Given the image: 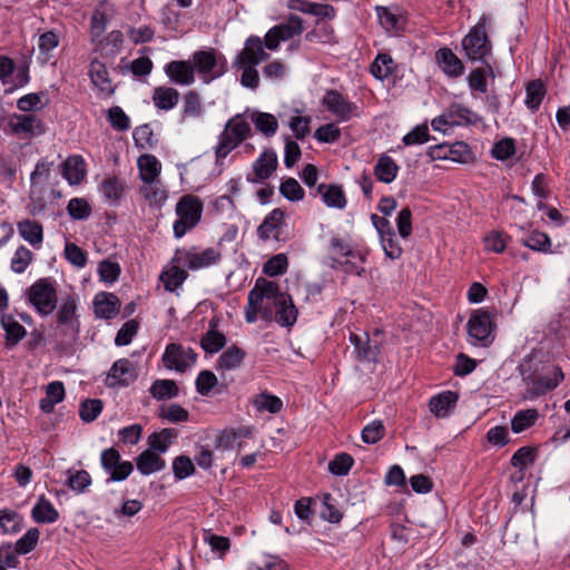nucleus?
Returning a JSON list of instances; mask_svg holds the SVG:
<instances>
[{"instance_id": "72a5a7b5", "label": "nucleus", "mask_w": 570, "mask_h": 570, "mask_svg": "<svg viewBox=\"0 0 570 570\" xmlns=\"http://www.w3.org/2000/svg\"><path fill=\"white\" fill-rule=\"evenodd\" d=\"M89 76L91 79V82L97 87L101 92L111 94L112 86L111 81L108 77V70L105 63L94 60L90 63L89 68Z\"/></svg>"}, {"instance_id": "680f3d73", "label": "nucleus", "mask_w": 570, "mask_h": 570, "mask_svg": "<svg viewBox=\"0 0 570 570\" xmlns=\"http://www.w3.org/2000/svg\"><path fill=\"white\" fill-rule=\"evenodd\" d=\"M202 104L198 92L190 90L184 97V109L183 117L184 118H196L202 115Z\"/></svg>"}, {"instance_id": "f03ea898", "label": "nucleus", "mask_w": 570, "mask_h": 570, "mask_svg": "<svg viewBox=\"0 0 570 570\" xmlns=\"http://www.w3.org/2000/svg\"><path fill=\"white\" fill-rule=\"evenodd\" d=\"M250 125L242 115H236L229 119L219 135V140L215 148L216 161L226 158L232 150L250 135Z\"/></svg>"}, {"instance_id": "09e8293b", "label": "nucleus", "mask_w": 570, "mask_h": 570, "mask_svg": "<svg viewBox=\"0 0 570 570\" xmlns=\"http://www.w3.org/2000/svg\"><path fill=\"white\" fill-rule=\"evenodd\" d=\"M288 261L285 254H277L271 257L263 265V272L269 277L283 275L287 272Z\"/></svg>"}, {"instance_id": "c03bdc74", "label": "nucleus", "mask_w": 570, "mask_h": 570, "mask_svg": "<svg viewBox=\"0 0 570 570\" xmlns=\"http://www.w3.org/2000/svg\"><path fill=\"white\" fill-rule=\"evenodd\" d=\"M226 336L217 330H208L200 340V347L208 354L219 352L226 345Z\"/></svg>"}, {"instance_id": "4be33fe9", "label": "nucleus", "mask_w": 570, "mask_h": 570, "mask_svg": "<svg viewBox=\"0 0 570 570\" xmlns=\"http://www.w3.org/2000/svg\"><path fill=\"white\" fill-rule=\"evenodd\" d=\"M436 62L442 71L450 78H458L464 71L461 59L449 48H441L435 53Z\"/></svg>"}, {"instance_id": "bb28decb", "label": "nucleus", "mask_w": 570, "mask_h": 570, "mask_svg": "<svg viewBox=\"0 0 570 570\" xmlns=\"http://www.w3.org/2000/svg\"><path fill=\"white\" fill-rule=\"evenodd\" d=\"M139 176L144 183H151L158 180V176L161 170V164L151 154H144L137 160Z\"/></svg>"}, {"instance_id": "7ed1b4c3", "label": "nucleus", "mask_w": 570, "mask_h": 570, "mask_svg": "<svg viewBox=\"0 0 570 570\" xmlns=\"http://www.w3.org/2000/svg\"><path fill=\"white\" fill-rule=\"evenodd\" d=\"M489 22V18L482 16L462 40L464 53L472 61L488 62L487 57L492 50V43L487 33Z\"/></svg>"}, {"instance_id": "4d7b16f0", "label": "nucleus", "mask_w": 570, "mask_h": 570, "mask_svg": "<svg viewBox=\"0 0 570 570\" xmlns=\"http://www.w3.org/2000/svg\"><path fill=\"white\" fill-rule=\"evenodd\" d=\"M537 451L532 446H522L512 455L511 458V465L523 470L528 465L532 464L535 460Z\"/></svg>"}, {"instance_id": "e433bc0d", "label": "nucleus", "mask_w": 570, "mask_h": 570, "mask_svg": "<svg viewBox=\"0 0 570 570\" xmlns=\"http://www.w3.org/2000/svg\"><path fill=\"white\" fill-rule=\"evenodd\" d=\"M255 128L266 137H273L278 129L276 117L268 112L256 111L252 114Z\"/></svg>"}, {"instance_id": "2f4dec72", "label": "nucleus", "mask_w": 570, "mask_h": 570, "mask_svg": "<svg viewBox=\"0 0 570 570\" xmlns=\"http://www.w3.org/2000/svg\"><path fill=\"white\" fill-rule=\"evenodd\" d=\"M399 169L392 157L382 155L374 166V175L380 181L390 184L396 178Z\"/></svg>"}, {"instance_id": "c756f323", "label": "nucleus", "mask_w": 570, "mask_h": 570, "mask_svg": "<svg viewBox=\"0 0 570 570\" xmlns=\"http://www.w3.org/2000/svg\"><path fill=\"white\" fill-rule=\"evenodd\" d=\"M179 100V92L173 87L159 86L153 91V102L160 109L168 111L173 109Z\"/></svg>"}, {"instance_id": "cd10ccee", "label": "nucleus", "mask_w": 570, "mask_h": 570, "mask_svg": "<svg viewBox=\"0 0 570 570\" xmlns=\"http://www.w3.org/2000/svg\"><path fill=\"white\" fill-rule=\"evenodd\" d=\"M31 517L37 523H53L59 519V512L45 495H41L31 510Z\"/></svg>"}, {"instance_id": "de8ad7c7", "label": "nucleus", "mask_w": 570, "mask_h": 570, "mask_svg": "<svg viewBox=\"0 0 570 570\" xmlns=\"http://www.w3.org/2000/svg\"><path fill=\"white\" fill-rule=\"evenodd\" d=\"M253 404L258 411H266L272 414H276L283 409L282 400L267 392L258 394L253 401Z\"/></svg>"}, {"instance_id": "a211bd4d", "label": "nucleus", "mask_w": 570, "mask_h": 570, "mask_svg": "<svg viewBox=\"0 0 570 570\" xmlns=\"http://www.w3.org/2000/svg\"><path fill=\"white\" fill-rule=\"evenodd\" d=\"M285 212L281 208L273 209L257 228L262 240L279 239V230L284 225Z\"/></svg>"}, {"instance_id": "473e14b6", "label": "nucleus", "mask_w": 570, "mask_h": 570, "mask_svg": "<svg viewBox=\"0 0 570 570\" xmlns=\"http://www.w3.org/2000/svg\"><path fill=\"white\" fill-rule=\"evenodd\" d=\"M483 63L484 67L473 69L468 77L470 89L480 94L488 91L487 76L495 77L492 66L489 62Z\"/></svg>"}, {"instance_id": "423d86ee", "label": "nucleus", "mask_w": 570, "mask_h": 570, "mask_svg": "<svg viewBox=\"0 0 570 570\" xmlns=\"http://www.w3.org/2000/svg\"><path fill=\"white\" fill-rule=\"evenodd\" d=\"M279 286L277 283L267 281L264 277L256 279L254 287L247 296V305L245 306V320L247 323H255L262 304L265 301L274 302L277 298Z\"/></svg>"}, {"instance_id": "bf43d9fd", "label": "nucleus", "mask_w": 570, "mask_h": 570, "mask_svg": "<svg viewBox=\"0 0 570 570\" xmlns=\"http://www.w3.org/2000/svg\"><path fill=\"white\" fill-rule=\"evenodd\" d=\"M147 185L141 188L144 196L153 204L161 205L167 199V194L159 180L146 183Z\"/></svg>"}, {"instance_id": "4468645a", "label": "nucleus", "mask_w": 570, "mask_h": 570, "mask_svg": "<svg viewBox=\"0 0 570 570\" xmlns=\"http://www.w3.org/2000/svg\"><path fill=\"white\" fill-rule=\"evenodd\" d=\"M165 72L171 82L188 86L195 81V70L188 60H173L165 66Z\"/></svg>"}, {"instance_id": "052dcab7", "label": "nucleus", "mask_w": 570, "mask_h": 570, "mask_svg": "<svg viewBox=\"0 0 570 570\" xmlns=\"http://www.w3.org/2000/svg\"><path fill=\"white\" fill-rule=\"evenodd\" d=\"M281 194L291 202H298L304 198V189L295 178H286L279 186Z\"/></svg>"}, {"instance_id": "6ab92c4d", "label": "nucleus", "mask_w": 570, "mask_h": 570, "mask_svg": "<svg viewBox=\"0 0 570 570\" xmlns=\"http://www.w3.org/2000/svg\"><path fill=\"white\" fill-rule=\"evenodd\" d=\"M9 126L17 135L32 137L42 134V124L33 115H13L10 119Z\"/></svg>"}, {"instance_id": "7c9ffc66", "label": "nucleus", "mask_w": 570, "mask_h": 570, "mask_svg": "<svg viewBox=\"0 0 570 570\" xmlns=\"http://www.w3.org/2000/svg\"><path fill=\"white\" fill-rule=\"evenodd\" d=\"M1 325L6 332L7 346L17 345L27 334L26 328L10 314L1 316Z\"/></svg>"}, {"instance_id": "dca6fc26", "label": "nucleus", "mask_w": 570, "mask_h": 570, "mask_svg": "<svg viewBox=\"0 0 570 570\" xmlns=\"http://www.w3.org/2000/svg\"><path fill=\"white\" fill-rule=\"evenodd\" d=\"M136 379V368L132 362L128 358L117 360L108 374L110 386H128Z\"/></svg>"}, {"instance_id": "8fccbe9b", "label": "nucleus", "mask_w": 570, "mask_h": 570, "mask_svg": "<svg viewBox=\"0 0 570 570\" xmlns=\"http://www.w3.org/2000/svg\"><path fill=\"white\" fill-rule=\"evenodd\" d=\"M159 416L173 423L187 422L189 413L181 405L173 403L167 406L163 405L159 409Z\"/></svg>"}, {"instance_id": "864d4df0", "label": "nucleus", "mask_w": 570, "mask_h": 570, "mask_svg": "<svg viewBox=\"0 0 570 570\" xmlns=\"http://www.w3.org/2000/svg\"><path fill=\"white\" fill-rule=\"evenodd\" d=\"M33 253L26 246H19L11 258V269L21 274L30 265Z\"/></svg>"}, {"instance_id": "c9c22d12", "label": "nucleus", "mask_w": 570, "mask_h": 570, "mask_svg": "<svg viewBox=\"0 0 570 570\" xmlns=\"http://www.w3.org/2000/svg\"><path fill=\"white\" fill-rule=\"evenodd\" d=\"M18 232L24 240L35 247L43 240L42 225L36 220L26 219L18 223Z\"/></svg>"}, {"instance_id": "0eeeda50", "label": "nucleus", "mask_w": 570, "mask_h": 570, "mask_svg": "<svg viewBox=\"0 0 570 570\" xmlns=\"http://www.w3.org/2000/svg\"><path fill=\"white\" fill-rule=\"evenodd\" d=\"M193 67L202 76L204 82L209 83L227 71V60L214 49L199 50L193 55Z\"/></svg>"}, {"instance_id": "412c9836", "label": "nucleus", "mask_w": 570, "mask_h": 570, "mask_svg": "<svg viewBox=\"0 0 570 570\" xmlns=\"http://www.w3.org/2000/svg\"><path fill=\"white\" fill-rule=\"evenodd\" d=\"M119 306V299L114 293L100 292L94 298L95 314L99 318H112L118 314Z\"/></svg>"}, {"instance_id": "c85d7f7f", "label": "nucleus", "mask_w": 570, "mask_h": 570, "mask_svg": "<svg viewBox=\"0 0 570 570\" xmlns=\"http://www.w3.org/2000/svg\"><path fill=\"white\" fill-rule=\"evenodd\" d=\"M246 352L237 345L227 347L217 360V368L223 371H233L243 364Z\"/></svg>"}, {"instance_id": "49530a36", "label": "nucleus", "mask_w": 570, "mask_h": 570, "mask_svg": "<svg viewBox=\"0 0 570 570\" xmlns=\"http://www.w3.org/2000/svg\"><path fill=\"white\" fill-rule=\"evenodd\" d=\"M525 105L531 110H537L546 95V88L541 80H532L528 83L527 88Z\"/></svg>"}, {"instance_id": "a878e982", "label": "nucleus", "mask_w": 570, "mask_h": 570, "mask_svg": "<svg viewBox=\"0 0 570 570\" xmlns=\"http://www.w3.org/2000/svg\"><path fill=\"white\" fill-rule=\"evenodd\" d=\"M316 193L322 196L327 207L343 209L346 206V197L342 186L335 184H321Z\"/></svg>"}, {"instance_id": "1a4fd4ad", "label": "nucleus", "mask_w": 570, "mask_h": 570, "mask_svg": "<svg viewBox=\"0 0 570 570\" xmlns=\"http://www.w3.org/2000/svg\"><path fill=\"white\" fill-rule=\"evenodd\" d=\"M197 356L193 348L170 343L166 346L161 360L166 368L184 373L196 363Z\"/></svg>"}, {"instance_id": "4c0bfd02", "label": "nucleus", "mask_w": 570, "mask_h": 570, "mask_svg": "<svg viewBox=\"0 0 570 570\" xmlns=\"http://www.w3.org/2000/svg\"><path fill=\"white\" fill-rule=\"evenodd\" d=\"M521 244L534 252L550 253L551 252V238L548 234L540 230H532L528 236L521 239Z\"/></svg>"}, {"instance_id": "20e7f679", "label": "nucleus", "mask_w": 570, "mask_h": 570, "mask_svg": "<svg viewBox=\"0 0 570 570\" xmlns=\"http://www.w3.org/2000/svg\"><path fill=\"white\" fill-rule=\"evenodd\" d=\"M26 294L28 302L40 315H49L57 307V288L51 277L39 278L27 289Z\"/></svg>"}, {"instance_id": "603ef678", "label": "nucleus", "mask_w": 570, "mask_h": 570, "mask_svg": "<svg viewBox=\"0 0 570 570\" xmlns=\"http://www.w3.org/2000/svg\"><path fill=\"white\" fill-rule=\"evenodd\" d=\"M104 407L102 401L99 399L85 400L79 409L80 419L85 422L95 421L101 413Z\"/></svg>"}, {"instance_id": "393cba45", "label": "nucleus", "mask_w": 570, "mask_h": 570, "mask_svg": "<svg viewBox=\"0 0 570 570\" xmlns=\"http://www.w3.org/2000/svg\"><path fill=\"white\" fill-rule=\"evenodd\" d=\"M136 466L142 475H149L164 470L166 462L153 450H145L136 458Z\"/></svg>"}, {"instance_id": "2eb2a0df", "label": "nucleus", "mask_w": 570, "mask_h": 570, "mask_svg": "<svg viewBox=\"0 0 570 570\" xmlns=\"http://www.w3.org/2000/svg\"><path fill=\"white\" fill-rule=\"evenodd\" d=\"M277 168V156L273 150L264 151L253 164L255 177L247 176L249 183H261L268 179Z\"/></svg>"}, {"instance_id": "5fc2aeb1", "label": "nucleus", "mask_w": 570, "mask_h": 570, "mask_svg": "<svg viewBox=\"0 0 570 570\" xmlns=\"http://www.w3.org/2000/svg\"><path fill=\"white\" fill-rule=\"evenodd\" d=\"M217 383V376L212 371L203 370L198 373L195 381L196 391L200 395H209Z\"/></svg>"}, {"instance_id": "9d476101", "label": "nucleus", "mask_w": 570, "mask_h": 570, "mask_svg": "<svg viewBox=\"0 0 570 570\" xmlns=\"http://www.w3.org/2000/svg\"><path fill=\"white\" fill-rule=\"evenodd\" d=\"M178 255H184L183 263L191 271L207 268L212 265L218 264L222 259V250L219 246L208 247L199 252L196 250L195 247L186 252L177 250L174 261L179 262L181 259Z\"/></svg>"}, {"instance_id": "e2e57ef3", "label": "nucleus", "mask_w": 570, "mask_h": 570, "mask_svg": "<svg viewBox=\"0 0 570 570\" xmlns=\"http://www.w3.org/2000/svg\"><path fill=\"white\" fill-rule=\"evenodd\" d=\"M173 471L176 479L183 480L193 475L196 469L189 456L179 455L173 462Z\"/></svg>"}, {"instance_id": "338daca9", "label": "nucleus", "mask_w": 570, "mask_h": 570, "mask_svg": "<svg viewBox=\"0 0 570 570\" xmlns=\"http://www.w3.org/2000/svg\"><path fill=\"white\" fill-rule=\"evenodd\" d=\"M354 463L353 458L347 453H340L328 463V470L334 475H346Z\"/></svg>"}, {"instance_id": "69168bd1", "label": "nucleus", "mask_w": 570, "mask_h": 570, "mask_svg": "<svg viewBox=\"0 0 570 570\" xmlns=\"http://www.w3.org/2000/svg\"><path fill=\"white\" fill-rule=\"evenodd\" d=\"M104 196L110 202H117L124 191V184L117 177H107L101 184Z\"/></svg>"}, {"instance_id": "6e6d98bb", "label": "nucleus", "mask_w": 570, "mask_h": 570, "mask_svg": "<svg viewBox=\"0 0 570 570\" xmlns=\"http://www.w3.org/2000/svg\"><path fill=\"white\" fill-rule=\"evenodd\" d=\"M39 530L37 528L29 529L14 546V551L18 554H27L32 551L39 540Z\"/></svg>"}, {"instance_id": "ddd939ff", "label": "nucleus", "mask_w": 570, "mask_h": 570, "mask_svg": "<svg viewBox=\"0 0 570 570\" xmlns=\"http://www.w3.org/2000/svg\"><path fill=\"white\" fill-rule=\"evenodd\" d=\"M275 321L284 327L293 326L297 320L298 311L293 303L292 296L278 289L277 298L274 299Z\"/></svg>"}, {"instance_id": "13d9d810", "label": "nucleus", "mask_w": 570, "mask_h": 570, "mask_svg": "<svg viewBox=\"0 0 570 570\" xmlns=\"http://www.w3.org/2000/svg\"><path fill=\"white\" fill-rule=\"evenodd\" d=\"M385 426L380 420L365 425L362 430V440L367 444H375L384 438Z\"/></svg>"}, {"instance_id": "f8f14e48", "label": "nucleus", "mask_w": 570, "mask_h": 570, "mask_svg": "<svg viewBox=\"0 0 570 570\" xmlns=\"http://www.w3.org/2000/svg\"><path fill=\"white\" fill-rule=\"evenodd\" d=\"M267 58L268 53L264 50L262 39L257 36H250L247 38L244 49L237 55L235 65L237 67L257 66Z\"/></svg>"}, {"instance_id": "5701e85b", "label": "nucleus", "mask_w": 570, "mask_h": 570, "mask_svg": "<svg viewBox=\"0 0 570 570\" xmlns=\"http://www.w3.org/2000/svg\"><path fill=\"white\" fill-rule=\"evenodd\" d=\"M61 175L70 185L80 184L86 176V163L79 155L68 157L61 164Z\"/></svg>"}, {"instance_id": "39448f33", "label": "nucleus", "mask_w": 570, "mask_h": 570, "mask_svg": "<svg viewBox=\"0 0 570 570\" xmlns=\"http://www.w3.org/2000/svg\"><path fill=\"white\" fill-rule=\"evenodd\" d=\"M522 382L524 384L523 397L525 400H534L548 392L554 390L563 380V373L560 367L553 366L548 374L529 373L525 374L520 366Z\"/></svg>"}, {"instance_id": "ea45409f", "label": "nucleus", "mask_w": 570, "mask_h": 570, "mask_svg": "<svg viewBox=\"0 0 570 570\" xmlns=\"http://www.w3.org/2000/svg\"><path fill=\"white\" fill-rule=\"evenodd\" d=\"M539 419L537 409H527L518 411L511 420V430L514 433H521L533 426Z\"/></svg>"}, {"instance_id": "aec40b11", "label": "nucleus", "mask_w": 570, "mask_h": 570, "mask_svg": "<svg viewBox=\"0 0 570 570\" xmlns=\"http://www.w3.org/2000/svg\"><path fill=\"white\" fill-rule=\"evenodd\" d=\"M459 395L453 391H444L430 399L429 407L439 419L448 417L456 405Z\"/></svg>"}, {"instance_id": "6e6552de", "label": "nucleus", "mask_w": 570, "mask_h": 570, "mask_svg": "<svg viewBox=\"0 0 570 570\" xmlns=\"http://www.w3.org/2000/svg\"><path fill=\"white\" fill-rule=\"evenodd\" d=\"M468 333L474 345L489 346L494 340L493 314L487 309H476L468 321Z\"/></svg>"}, {"instance_id": "37998d69", "label": "nucleus", "mask_w": 570, "mask_h": 570, "mask_svg": "<svg viewBox=\"0 0 570 570\" xmlns=\"http://www.w3.org/2000/svg\"><path fill=\"white\" fill-rule=\"evenodd\" d=\"M150 394L156 400H169L178 395V386L173 380H156L150 389Z\"/></svg>"}, {"instance_id": "b1692460", "label": "nucleus", "mask_w": 570, "mask_h": 570, "mask_svg": "<svg viewBox=\"0 0 570 570\" xmlns=\"http://www.w3.org/2000/svg\"><path fill=\"white\" fill-rule=\"evenodd\" d=\"M350 342L354 346V352L356 354V360L360 362H376L380 353V348L377 345H371L370 338L366 335L365 338H362L360 335L351 333Z\"/></svg>"}, {"instance_id": "a19ab883", "label": "nucleus", "mask_w": 570, "mask_h": 570, "mask_svg": "<svg viewBox=\"0 0 570 570\" xmlns=\"http://www.w3.org/2000/svg\"><path fill=\"white\" fill-rule=\"evenodd\" d=\"M274 30L279 35L278 38L286 41L303 32V20L296 14H291L285 22L275 26Z\"/></svg>"}, {"instance_id": "a18cd8bd", "label": "nucleus", "mask_w": 570, "mask_h": 570, "mask_svg": "<svg viewBox=\"0 0 570 570\" xmlns=\"http://www.w3.org/2000/svg\"><path fill=\"white\" fill-rule=\"evenodd\" d=\"M448 156L450 160L461 164H469L474 160L472 149L464 141L448 144Z\"/></svg>"}, {"instance_id": "f257e3e1", "label": "nucleus", "mask_w": 570, "mask_h": 570, "mask_svg": "<svg viewBox=\"0 0 570 570\" xmlns=\"http://www.w3.org/2000/svg\"><path fill=\"white\" fill-rule=\"evenodd\" d=\"M204 204L199 197L187 194L179 198L176 204L177 219L174 223V236L181 238L188 230L193 229L202 219Z\"/></svg>"}, {"instance_id": "79ce46f5", "label": "nucleus", "mask_w": 570, "mask_h": 570, "mask_svg": "<svg viewBox=\"0 0 570 570\" xmlns=\"http://www.w3.org/2000/svg\"><path fill=\"white\" fill-rule=\"evenodd\" d=\"M187 277L188 273L178 266H173L164 271L159 276L160 281L164 283L165 289L168 292H174L180 287Z\"/></svg>"}, {"instance_id": "f3484780", "label": "nucleus", "mask_w": 570, "mask_h": 570, "mask_svg": "<svg viewBox=\"0 0 570 570\" xmlns=\"http://www.w3.org/2000/svg\"><path fill=\"white\" fill-rule=\"evenodd\" d=\"M76 311V299L73 296L69 295L63 299L57 313L58 326L70 330L73 336H77L79 333V321Z\"/></svg>"}, {"instance_id": "9b49d317", "label": "nucleus", "mask_w": 570, "mask_h": 570, "mask_svg": "<svg viewBox=\"0 0 570 570\" xmlns=\"http://www.w3.org/2000/svg\"><path fill=\"white\" fill-rule=\"evenodd\" d=\"M322 105L341 121L350 120L357 111V106L354 102L348 101L334 89L326 91Z\"/></svg>"}, {"instance_id": "f704fd0d", "label": "nucleus", "mask_w": 570, "mask_h": 570, "mask_svg": "<svg viewBox=\"0 0 570 570\" xmlns=\"http://www.w3.org/2000/svg\"><path fill=\"white\" fill-rule=\"evenodd\" d=\"M177 438V432L174 429H163L160 432H155L148 438V449L154 453H165L171 442Z\"/></svg>"}, {"instance_id": "3c124183", "label": "nucleus", "mask_w": 570, "mask_h": 570, "mask_svg": "<svg viewBox=\"0 0 570 570\" xmlns=\"http://www.w3.org/2000/svg\"><path fill=\"white\" fill-rule=\"evenodd\" d=\"M67 212L72 219H87L91 214V207L85 198H71L67 205Z\"/></svg>"}, {"instance_id": "774afa93", "label": "nucleus", "mask_w": 570, "mask_h": 570, "mask_svg": "<svg viewBox=\"0 0 570 570\" xmlns=\"http://www.w3.org/2000/svg\"><path fill=\"white\" fill-rule=\"evenodd\" d=\"M65 257L73 266L82 268L87 264V253L75 243H66Z\"/></svg>"}, {"instance_id": "0e129e2a", "label": "nucleus", "mask_w": 570, "mask_h": 570, "mask_svg": "<svg viewBox=\"0 0 570 570\" xmlns=\"http://www.w3.org/2000/svg\"><path fill=\"white\" fill-rule=\"evenodd\" d=\"M70 473L67 485L77 493H83L87 488L91 484V476L86 470H79L75 473Z\"/></svg>"}, {"instance_id": "58836bf2", "label": "nucleus", "mask_w": 570, "mask_h": 570, "mask_svg": "<svg viewBox=\"0 0 570 570\" xmlns=\"http://www.w3.org/2000/svg\"><path fill=\"white\" fill-rule=\"evenodd\" d=\"M395 62L387 53H379L371 63V73L379 80L389 78L395 69Z\"/></svg>"}]
</instances>
